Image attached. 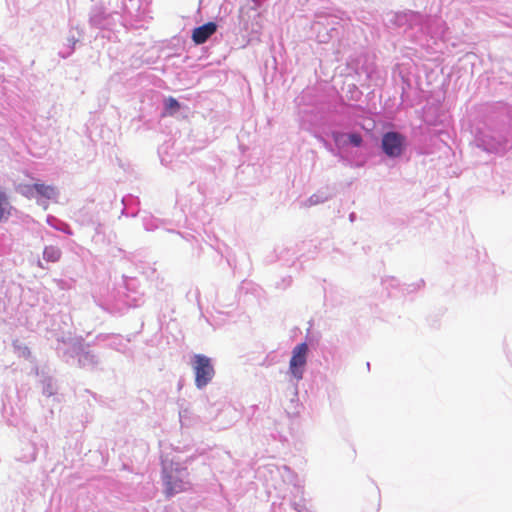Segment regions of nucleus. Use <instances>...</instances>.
Returning <instances> with one entry per match:
<instances>
[{"instance_id":"obj_25","label":"nucleus","mask_w":512,"mask_h":512,"mask_svg":"<svg viewBox=\"0 0 512 512\" xmlns=\"http://www.w3.org/2000/svg\"><path fill=\"white\" fill-rule=\"evenodd\" d=\"M179 108L180 104L175 98L169 97L165 100V110L169 111L171 114L176 112Z\"/></svg>"},{"instance_id":"obj_13","label":"nucleus","mask_w":512,"mask_h":512,"mask_svg":"<svg viewBox=\"0 0 512 512\" xmlns=\"http://www.w3.org/2000/svg\"><path fill=\"white\" fill-rule=\"evenodd\" d=\"M77 362L82 368H94L98 364V358L91 351H86L83 348L82 352L77 357Z\"/></svg>"},{"instance_id":"obj_3","label":"nucleus","mask_w":512,"mask_h":512,"mask_svg":"<svg viewBox=\"0 0 512 512\" xmlns=\"http://www.w3.org/2000/svg\"><path fill=\"white\" fill-rule=\"evenodd\" d=\"M194 374L195 385L198 389H204L214 378L215 369L211 358L203 354H195L191 362Z\"/></svg>"},{"instance_id":"obj_19","label":"nucleus","mask_w":512,"mask_h":512,"mask_svg":"<svg viewBox=\"0 0 512 512\" xmlns=\"http://www.w3.org/2000/svg\"><path fill=\"white\" fill-rule=\"evenodd\" d=\"M61 257V250L56 246H46L43 251V258L49 262H56Z\"/></svg>"},{"instance_id":"obj_31","label":"nucleus","mask_w":512,"mask_h":512,"mask_svg":"<svg viewBox=\"0 0 512 512\" xmlns=\"http://www.w3.org/2000/svg\"><path fill=\"white\" fill-rule=\"evenodd\" d=\"M317 23H322L323 16L321 14L316 15Z\"/></svg>"},{"instance_id":"obj_22","label":"nucleus","mask_w":512,"mask_h":512,"mask_svg":"<svg viewBox=\"0 0 512 512\" xmlns=\"http://www.w3.org/2000/svg\"><path fill=\"white\" fill-rule=\"evenodd\" d=\"M77 35L78 36L76 37L74 34H72L71 36L68 37L67 41H68L69 49L67 51H60L59 52V55L62 58H67L73 52L74 46L79 41V38L81 36V31L77 30Z\"/></svg>"},{"instance_id":"obj_14","label":"nucleus","mask_w":512,"mask_h":512,"mask_svg":"<svg viewBox=\"0 0 512 512\" xmlns=\"http://www.w3.org/2000/svg\"><path fill=\"white\" fill-rule=\"evenodd\" d=\"M46 222L49 226H51L55 230L61 231L67 235L73 234L70 226L66 222L56 218L55 216H52V215L47 216Z\"/></svg>"},{"instance_id":"obj_11","label":"nucleus","mask_w":512,"mask_h":512,"mask_svg":"<svg viewBox=\"0 0 512 512\" xmlns=\"http://www.w3.org/2000/svg\"><path fill=\"white\" fill-rule=\"evenodd\" d=\"M104 340L108 341V347L122 354L130 353L129 343L131 341V338H124L121 335H107L105 336Z\"/></svg>"},{"instance_id":"obj_7","label":"nucleus","mask_w":512,"mask_h":512,"mask_svg":"<svg viewBox=\"0 0 512 512\" xmlns=\"http://www.w3.org/2000/svg\"><path fill=\"white\" fill-rule=\"evenodd\" d=\"M113 15L106 13L100 6H94L89 14V23L91 27L97 29H107L112 25Z\"/></svg>"},{"instance_id":"obj_16","label":"nucleus","mask_w":512,"mask_h":512,"mask_svg":"<svg viewBox=\"0 0 512 512\" xmlns=\"http://www.w3.org/2000/svg\"><path fill=\"white\" fill-rule=\"evenodd\" d=\"M16 191L26 198L32 199L36 197L37 183L34 184H19Z\"/></svg>"},{"instance_id":"obj_30","label":"nucleus","mask_w":512,"mask_h":512,"mask_svg":"<svg viewBox=\"0 0 512 512\" xmlns=\"http://www.w3.org/2000/svg\"><path fill=\"white\" fill-rule=\"evenodd\" d=\"M102 227H103V226H102V224H101V223H98V224L96 225V227H95V232H96L97 234L101 233V231H102Z\"/></svg>"},{"instance_id":"obj_12","label":"nucleus","mask_w":512,"mask_h":512,"mask_svg":"<svg viewBox=\"0 0 512 512\" xmlns=\"http://www.w3.org/2000/svg\"><path fill=\"white\" fill-rule=\"evenodd\" d=\"M13 206L6 191L0 187V223L7 221L12 216Z\"/></svg>"},{"instance_id":"obj_8","label":"nucleus","mask_w":512,"mask_h":512,"mask_svg":"<svg viewBox=\"0 0 512 512\" xmlns=\"http://www.w3.org/2000/svg\"><path fill=\"white\" fill-rule=\"evenodd\" d=\"M217 31V24L215 22H207L199 27H196L192 32V40L196 44L205 43Z\"/></svg>"},{"instance_id":"obj_4","label":"nucleus","mask_w":512,"mask_h":512,"mask_svg":"<svg viewBox=\"0 0 512 512\" xmlns=\"http://www.w3.org/2000/svg\"><path fill=\"white\" fill-rule=\"evenodd\" d=\"M407 149L406 137L397 131H387L381 138V150L391 159L399 158Z\"/></svg>"},{"instance_id":"obj_2","label":"nucleus","mask_w":512,"mask_h":512,"mask_svg":"<svg viewBox=\"0 0 512 512\" xmlns=\"http://www.w3.org/2000/svg\"><path fill=\"white\" fill-rule=\"evenodd\" d=\"M309 347L306 342L297 344L292 350V356L289 361L288 374L290 375V381L297 388L298 383L303 379L307 358H308Z\"/></svg>"},{"instance_id":"obj_32","label":"nucleus","mask_w":512,"mask_h":512,"mask_svg":"<svg viewBox=\"0 0 512 512\" xmlns=\"http://www.w3.org/2000/svg\"><path fill=\"white\" fill-rule=\"evenodd\" d=\"M26 354H27V355H29V354H30V351L28 350V348H27V347H24V348H23V355H26Z\"/></svg>"},{"instance_id":"obj_15","label":"nucleus","mask_w":512,"mask_h":512,"mask_svg":"<svg viewBox=\"0 0 512 512\" xmlns=\"http://www.w3.org/2000/svg\"><path fill=\"white\" fill-rule=\"evenodd\" d=\"M40 381L42 384L43 395H45L47 397H51L56 394V392H57L56 383L50 376L42 375Z\"/></svg>"},{"instance_id":"obj_33","label":"nucleus","mask_w":512,"mask_h":512,"mask_svg":"<svg viewBox=\"0 0 512 512\" xmlns=\"http://www.w3.org/2000/svg\"><path fill=\"white\" fill-rule=\"evenodd\" d=\"M349 219H350V221H354V219H355V213H351V214L349 215Z\"/></svg>"},{"instance_id":"obj_5","label":"nucleus","mask_w":512,"mask_h":512,"mask_svg":"<svg viewBox=\"0 0 512 512\" xmlns=\"http://www.w3.org/2000/svg\"><path fill=\"white\" fill-rule=\"evenodd\" d=\"M386 25H393L396 27H407L414 28L415 26H419L422 30L423 16L414 11L407 12H390L386 14L385 18Z\"/></svg>"},{"instance_id":"obj_17","label":"nucleus","mask_w":512,"mask_h":512,"mask_svg":"<svg viewBox=\"0 0 512 512\" xmlns=\"http://www.w3.org/2000/svg\"><path fill=\"white\" fill-rule=\"evenodd\" d=\"M330 197H331V195H329L328 193L323 192V191H318L317 193H314L313 195H311L305 201V206L310 207V206H314V205H317V204H320V203H324L327 200H329Z\"/></svg>"},{"instance_id":"obj_26","label":"nucleus","mask_w":512,"mask_h":512,"mask_svg":"<svg viewBox=\"0 0 512 512\" xmlns=\"http://www.w3.org/2000/svg\"><path fill=\"white\" fill-rule=\"evenodd\" d=\"M347 138L348 142L355 147H360L363 143L362 136L358 133H350L347 135Z\"/></svg>"},{"instance_id":"obj_28","label":"nucleus","mask_w":512,"mask_h":512,"mask_svg":"<svg viewBox=\"0 0 512 512\" xmlns=\"http://www.w3.org/2000/svg\"><path fill=\"white\" fill-rule=\"evenodd\" d=\"M323 141V144L325 146V148L331 152L333 155L337 156L338 153L335 151V149L332 147V145L330 143H328L327 141L325 140H322Z\"/></svg>"},{"instance_id":"obj_29","label":"nucleus","mask_w":512,"mask_h":512,"mask_svg":"<svg viewBox=\"0 0 512 512\" xmlns=\"http://www.w3.org/2000/svg\"><path fill=\"white\" fill-rule=\"evenodd\" d=\"M253 3H254V7L253 9H258L261 7L262 3L265 1V0H251Z\"/></svg>"},{"instance_id":"obj_24","label":"nucleus","mask_w":512,"mask_h":512,"mask_svg":"<svg viewBox=\"0 0 512 512\" xmlns=\"http://www.w3.org/2000/svg\"><path fill=\"white\" fill-rule=\"evenodd\" d=\"M331 137H332L335 145L338 146V147L344 146L347 143L346 140H345L347 135L345 133H343V132L332 131L331 132Z\"/></svg>"},{"instance_id":"obj_9","label":"nucleus","mask_w":512,"mask_h":512,"mask_svg":"<svg viewBox=\"0 0 512 512\" xmlns=\"http://www.w3.org/2000/svg\"><path fill=\"white\" fill-rule=\"evenodd\" d=\"M478 146L489 153H500L505 150V142L502 139H496L485 135L478 139Z\"/></svg>"},{"instance_id":"obj_23","label":"nucleus","mask_w":512,"mask_h":512,"mask_svg":"<svg viewBox=\"0 0 512 512\" xmlns=\"http://www.w3.org/2000/svg\"><path fill=\"white\" fill-rule=\"evenodd\" d=\"M134 201H136V199L132 195H128V196L122 198V204L124 205V208L121 211V215L131 216V217L137 216L138 209L132 211L130 214L127 213L128 206L130 205V203H132Z\"/></svg>"},{"instance_id":"obj_27","label":"nucleus","mask_w":512,"mask_h":512,"mask_svg":"<svg viewBox=\"0 0 512 512\" xmlns=\"http://www.w3.org/2000/svg\"><path fill=\"white\" fill-rule=\"evenodd\" d=\"M294 510H296L297 512H308L306 505L301 502L294 503Z\"/></svg>"},{"instance_id":"obj_6","label":"nucleus","mask_w":512,"mask_h":512,"mask_svg":"<svg viewBox=\"0 0 512 512\" xmlns=\"http://www.w3.org/2000/svg\"><path fill=\"white\" fill-rule=\"evenodd\" d=\"M81 338L69 337L58 341L57 354L66 362L73 363L83 350Z\"/></svg>"},{"instance_id":"obj_18","label":"nucleus","mask_w":512,"mask_h":512,"mask_svg":"<svg viewBox=\"0 0 512 512\" xmlns=\"http://www.w3.org/2000/svg\"><path fill=\"white\" fill-rule=\"evenodd\" d=\"M285 471L287 475L283 476L284 479L294 486L298 494H303V485L298 476L287 467H285Z\"/></svg>"},{"instance_id":"obj_20","label":"nucleus","mask_w":512,"mask_h":512,"mask_svg":"<svg viewBox=\"0 0 512 512\" xmlns=\"http://www.w3.org/2000/svg\"><path fill=\"white\" fill-rule=\"evenodd\" d=\"M161 221L151 215L143 217V227L146 231H154L161 225Z\"/></svg>"},{"instance_id":"obj_21","label":"nucleus","mask_w":512,"mask_h":512,"mask_svg":"<svg viewBox=\"0 0 512 512\" xmlns=\"http://www.w3.org/2000/svg\"><path fill=\"white\" fill-rule=\"evenodd\" d=\"M36 456H37V448L34 445L29 444V445H27V453H24L23 455L18 456L17 459L19 461H22L25 463H30V462H33L36 460Z\"/></svg>"},{"instance_id":"obj_10","label":"nucleus","mask_w":512,"mask_h":512,"mask_svg":"<svg viewBox=\"0 0 512 512\" xmlns=\"http://www.w3.org/2000/svg\"><path fill=\"white\" fill-rule=\"evenodd\" d=\"M59 192L55 186L46 185L44 183H37L36 197L44 198L45 200H56ZM38 203L47 209L48 204L46 201L38 200Z\"/></svg>"},{"instance_id":"obj_1","label":"nucleus","mask_w":512,"mask_h":512,"mask_svg":"<svg viewBox=\"0 0 512 512\" xmlns=\"http://www.w3.org/2000/svg\"><path fill=\"white\" fill-rule=\"evenodd\" d=\"M164 492L167 497H172L190 488L189 472L187 468L179 464L164 465L162 470Z\"/></svg>"}]
</instances>
